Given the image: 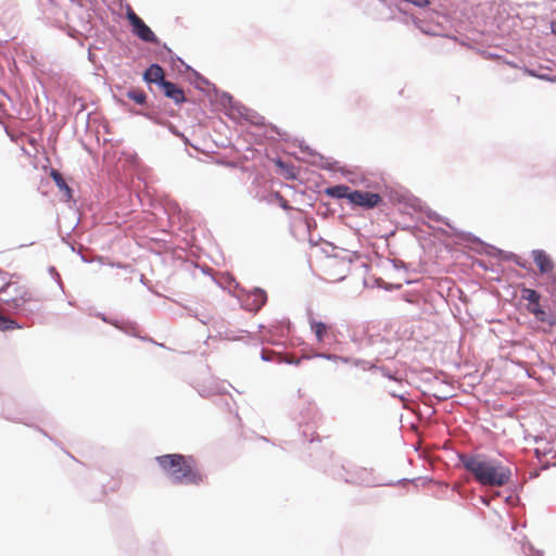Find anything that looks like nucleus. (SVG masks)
I'll list each match as a JSON object with an SVG mask.
<instances>
[{
	"label": "nucleus",
	"mask_w": 556,
	"mask_h": 556,
	"mask_svg": "<svg viewBox=\"0 0 556 556\" xmlns=\"http://www.w3.org/2000/svg\"><path fill=\"white\" fill-rule=\"evenodd\" d=\"M457 458L463 468L481 486L501 488L511 480V468L504 465L498 458L483 453L468 454L464 452H458Z\"/></svg>",
	"instance_id": "1"
},
{
	"label": "nucleus",
	"mask_w": 556,
	"mask_h": 556,
	"mask_svg": "<svg viewBox=\"0 0 556 556\" xmlns=\"http://www.w3.org/2000/svg\"><path fill=\"white\" fill-rule=\"evenodd\" d=\"M155 462L173 484L199 485L203 480L192 456L179 453L164 454L156 456Z\"/></svg>",
	"instance_id": "2"
},
{
	"label": "nucleus",
	"mask_w": 556,
	"mask_h": 556,
	"mask_svg": "<svg viewBox=\"0 0 556 556\" xmlns=\"http://www.w3.org/2000/svg\"><path fill=\"white\" fill-rule=\"evenodd\" d=\"M336 480H342L349 484L376 485V479L371 469L357 467L351 464H333L327 470Z\"/></svg>",
	"instance_id": "3"
},
{
	"label": "nucleus",
	"mask_w": 556,
	"mask_h": 556,
	"mask_svg": "<svg viewBox=\"0 0 556 556\" xmlns=\"http://www.w3.org/2000/svg\"><path fill=\"white\" fill-rule=\"evenodd\" d=\"M455 232L465 240V244L469 249L473 250L478 254H485L488 256H492L501 261L509 262H514L516 258H518V255L516 253L504 251L500 248H496L495 245L486 243L472 232L463 231L459 229H455Z\"/></svg>",
	"instance_id": "4"
},
{
	"label": "nucleus",
	"mask_w": 556,
	"mask_h": 556,
	"mask_svg": "<svg viewBox=\"0 0 556 556\" xmlns=\"http://www.w3.org/2000/svg\"><path fill=\"white\" fill-rule=\"evenodd\" d=\"M292 324L289 319L275 320L267 325L266 336L258 338L256 344H270L277 349L287 350L293 346L292 340L286 338L290 334Z\"/></svg>",
	"instance_id": "5"
},
{
	"label": "nucleus",
	"mask_w": 556,
	"mask_h": 556,
	"mask_svg": "<svg viewBox=\"0 0 556 556\" xmlns=\"http://www.w3.org/2000/svg\"><path fill=\"white\" fill-rule=\"evenodd\" d=\"M238 118L249 122L254 126L265 127L266 129L264 134L270 139H275L274 135H276L280 140H290V137L286 131L281 130L279 127L271 123L267 124L264 116L260 115L256 111L245 106L244 104L239 105V110L236 113V119Z\"/></svg>",
	"instance_id": "6"
},
{
	"label": "nucleus",
	"mask_w": 556,
	"mask_h": 556,
	"mask_svg": "<svg viewBox=\"0 0 556 556\" xmlns=\"http://www.w3.org/2000/svg\"><path fill=\"white\" fill-rule=\"evenodd\" d=\"M235 286L238 290L237 299L243 309L257 313L267 303V292L263 288L254 287L248 290L236 281Z\"/></svg>",
	"instance_id": "7"
},
{
	"label": "nucleus",
	"mask_w": 556,
	"mask_h": 556,
	"mask_svg": "<svg viewBox=\"0 0 556 556\" xmlns=\"http://www.w3.org/2000/svg\"><path fill=\"white\" fill-rule=\"evenodd\" d=\"M126 18L131 27L132 34L140 40L147 43L160 45V39L154 31L134 12L130 7L127 9Z\"/></svg>",
	"instance_id": "8"
},
{
	"label": "nucleus",
	"mask_w": 556,
	"mask_h": 556,
	"mask_svg": "<svg viewBox=\"0 0 556 556\" xmlns=\"http://www.w3.org/2000/svg\"><path fill=\"white\" fill-rule=\"evenodd\" d=\"M383 203V198L366 190L353 189L349 204L353 210L361 207L365 211L374 210Z\"/></svg>",
	"instance_id": "9"
},
{
	"label": "nucleus",
	"mask_w": 556,
	"mask_h": 556,
	"mask_svg": "<svg viewBox=\"0 0 556 556\" xmlns=\"http://www.w3.org/2000/svg\"><path fill=\"white\" fill-rule=\"evenodd\" d=\"M94 316L101 319L103 323L114 326L116 329L123 331L127 336L139 338L141 341H148L157 344L152 338L140 336L138 332V325L135 321L110 317L102 312L94 313Z\"/></svg>",
	"instance_id": "10"
},
{
	"label": "nucleus",
	"mask_w": 556,
	"mask_h": 556,
	"mask_svg": "<svg viewBox=\"0 0 556 556\" xmlns=\"http://www.w3.org/2000/svg\"><path fill=\"white\" fill-rule=\"evenodd\" d=\"M208 98L212 102H216L225 109L226 115L229 118L236 119V113L239 110V105L242 103L235 100L231 93L228 91H222L216 87V85H212L211 97Z\"/></svg>",
	"instance_id": "11"
},
{
	"label": "nucleus",
	"mask_w": 556,
	"mask_h": 556,
	"mask_svg": "<svg viewBox=\"0 0 556 556\" xmlns=\"http://www.w3.org/2000/svg\"><path fill=\"white\" fill-rule=\"evenodd\" d=\"M31 301L33 294L29 291L25 290L21 293L16 291L15 296L9 300H2L1 302H3L7 305V312L9 314L28 316L31 313V309H28L26 307V304Z\"/></svg>",
	"instance_id": "12"
},
{
	"label": "nucleus",
	"mask_w": 556,
	"mask_h": 556,
	"mask_svg": "<svg viewBox=\"0 0 556 556\" xmlns=\"http://www.w3.org/2000/svg\"><path fill=\"white\" fill-rule=\"evenodd\" d=\"M414 202L415 203L412 204V206L415 210L422 211L425 213V215L427 216V218H429L430 220H433L437 223H442V224L446 225L451 229L453 237L456 239V243H465V240L459 235H457L455 232V229H457V228L454 227L447 218L441 216L440 214H438L437 212H434L433 210H431L429 207H426L424 210L422 203L419 199H414Z\"/></svg>",
	"instance_id": "13"
},
{
	"label": "nucleus",
	"mask_w": 556,
	"mask_h": 556,
	"mask_svg": "<svg viewBox=\"0 0 556 556\" xmlns=\"http://www.w3.org/2000/svg\"><path fill=\"white\" fill-rule=\"evenodd\" d=\"M160 90L164 94V97L174 101L176 105H181L188 101L184 89L178 85L170 80H165L161 86Z\"/></svg>",
	"instance_id": "14"
},
{
	"label": "nucleus",
	"mask_w": 556,
	"mask_h": 556,
	"mask_svg": "<svg viewBox=\"0 0 556 556\" xmlns=\"http://www.w3.org/2000/svg\"><path fill=\"white\" fill-rule=\"evenodd\" d=\"M286 350H282V349L268 351L263 348L260 353V358L266 363L276 361L278 364H288V365H295V366H299L301 364L302 358H295V357H291V356L282 357L281 355Z\"/></svg>",
	"instance_id": "15"
},
{
	"label": "nucleus",
	"mask_w": 556,
	"mask_h": 556,
	"mask_svg": "<svg viewBox=\"0 0 556 556\" xmlns=\"http://www.w3.org/2000/svg\"><path fill=\"white\" fill-rule=\"evenodd\" d=\"M295 142H298V147L303 153H306L311 156H314L318 159V161H313V164L316 166H319L323 169L327 170H334L336 166L338 165V161H329L327 157H325L323 154L316 152L313 150L309 146H307L303 140L295 139Z\"/></svg>",
	"instance_id": "16"
},
{
	"label": "nucleus",
	"mask_w": 556,
	"mask_h": 556,
	"mask_svg": "<svg viewBox=\"0 0 556 556\" xmlns=\"http://www.w3.org/2000/svg\"><path fill=\"white\" fill-rule=\"evenodd\" d=\"M533 261L542 275L551 274L555 267L552 257L541 249L532 251Z\"/></svg>",
	"instance_id": "17"
},
{
	"label": "nucleus",
	"mask_w": 556,
	"mask_h": 556,
	"mask_svg": "<svg viewBox=\"0 0 556 556\" xmlns=\"http://www.w3.org/2000/svg\"><path fill=\"white\" fill-rule=\"evenodd\" d=\"M164 70L159 63L150 64L143 72V80L148 84H154L159 88L166 80Z\"/></svg>",
	"instance_id": "18"
},
{
	"label": "nucleus",
	"mask_w": 556,
	"mask_h": 556,
	"mask_svg": "<svg viewBox=\"0 0 556 556\" xmlns=\"http://www.w3.org/2000/svg\"><path fill=\"white\" fill-rule=\"evenodd\" d=\"M307 316H308V324H309V327H311V330L313 331V333L315 334L316 337V340L321 343V342H325L326 339L328 338L329 336V331H330V326L327 325L326 323L324 321H320V320H316L313 316V312L311 309L307 311Z\"/></svg>",
	"instance_id": "19"
},
{
	"label": "nucleus",
	"mask_w": 556,
	"mask_h": 556,
	"mask_svg": "<svg viewBox=\"0 0 556 556\" xmlns=\"http://www.w3.org/2000/svg\"><path fill=\"white\" fill-rule=\"evenodd\" d=\"M527 311L531 313L540 323H545L551 327L556 325V318L547 314V312L541 306L540 302L528 304Z\"/></svg>",
	"instance_id": "20"
},
{
	"label": "nucleus",
	"mask_w": 556,
	"mask_h": 556,
	"mask_svg": "<svg viewBox=\"0 0 556 556\" xmlns=\"http://www.w3.org/2000/svg\"><path fill=\"white\" fill-rule=\"evenodd\" d=\"M188 72H190L192 74V76L194 77V81H193L194 88L204 92L207 97H211L212 85H214V84L211 83L201 73H199L198 71L192 68L190 65H186V73H188Z\"/></svg>",
	"instance_id": "21"
},
{
	"label": "nucleus",
	"mask_w": 556,
	"mask_h": 556,
	"mask_svg": "<svg viewBox=\"0 0 556 556\" xmlns=\"http://www.w3.org/2000/svg\"><path fill=\"white\" fill-rule=\"evenodd\" d=\"M352 188L346 185L339 184L325 188L324 193L332 199H346L348 203L350 202Z\"/></svg>",
	"instance_id": "22"
},
{
	"label": "nucleus",
	"mask_w": 556,
	"mask_h": 556,
	"mask_svg": "<svg viewBox=\"0 0 556 556\" xmlns=\"http://www.w3.org/2000/svg\"><path fill=\"white\" fill-rule=\"evenodd\" d=\"M50 176L59 190L63 192L65 200L67 202L72 201L74 198V190L67 185L63 175L58 169H51Z\"/></svg>",
	"instance_id": "23"
},
{
	"label": "nucleus",
	"mask_w": 556,
	"mask_h": 556,
	"mask_svg": "<svg viewBox=\"0 0 556 556\" xmlns=\"http://www.w3.org/2000/svg\"><path fill=\"white\" fill-rule=\"evenodd\" d=\"M338 362H341L343 364L350 365L352 367L358 368L362 371H365L367 369L376 368L374 365L368 363V359H363L358 357H352V356H341Z\"/></svg>",
	"instance_id": "24"
},
{
	"label": "nucleus",
	"mask_w": 556,
	"mask_h": 556,
	"mask_svg": "<svg viewBox=\"0 0 556 556\" xmlns=\"http://www.w3.org/2000/svg\"><path fill=\"white\" fill-rule=\"evenodd\" d=\"M378 362L379 359L378 358H375L374 361H368V363H370L371 365H374L376 368H372V369H367L366 371H370V372H381V375L386 378H388L389 380H393V381H396V382H401V379L397 377V372L396 371H392L391 369H389L388 367L386 366H379L378 365Z\"/></svg>",
	"instance_id": "25"
},
{
	"label": "nucleus",
	"mask_w": 556,
	"mask_h": 556,
	"mask_svg": "<svg viewBox=\"0 0 556 556\" xmlns=\"http://www.w3.org/2000/svg\"><path fill=\"white\" fill-rule=\"evenodd\" d=\"M126 96L129 100L139 105H144L147 103V94L140 89L130 88L127 90Z\"/></svg>",
	"instance_id": "26"
},
{
	"label": "nucleus",
	"mask_w": 556,
	"mask_h": 556,
	"mask_svg": "<svg viewBox=\"0 0 556 556\" xmlns=\"http://www.w3.org/2000/svg\"><path fill=\"white\" fill-rule=\"evenodd\" d=\"M542 295L535 289L522 287L521 288V299L528 301V304H532L534 302H540Z\"/></svg>",
	"instance_id": "27"
},
{
	"label": "nucleus",
	"mask_w": 556,
	"mask_h": 556,
	"mask_svg": "<svg viewBox=\"0 0 556 556\" xmlns=\"http://www.w3.org/2000/svg\"><path fill=\"white\" fill-rule=\"evenodd\" d=\"M22 325L16 321L15 319H12L10 317H7L2 313H0V330L1 331H8L13 329H21Z\"/></svg>",
	"instance_id": "28"
},
{
	"label": "nucleus",
	"mask_w": 556,
	"mask_h": 556,
	"mask_svg": "<svg viewBox=\"0 0 556 556\" xmlns=\"http://www.w3.org/2000/svg\"><path fill=\"white\" fill-rule=\"evenodd\" d=\"M7 419L12 420V421H14V422H21V424H23V425H25V426H27V427H34V425H33V424L28 422V421H27L26 419H24V418H20V417H10V416H8V417H7ZM35 429H36L37 431H39L42 435L47 437L50 441H52V442L56 443V442L54 441V439H53V438H52V437H51V435H50L46 430H43L42 428H40V427H38V426H35Z\"/></svg>",
	"instance_id": "29"
},
{
	"label": "nucleus",
	"mask_w": 556,
	"mask_h": 556,
	"mask_svg": "<svg viewBox=\"0 0 556 556\" xmlns=\"http://www.w3.org/2000/svg\"><path fill=\"white\" fill-rule=\"evenodd\" d=\"M313 357L325 358V359L331 361V362H338L340 358V355L332 354V353H326V352H316L313 355H304L301 358L302 359H311Z\"/></svg>",
	"instance_id": "30"
},
{
	"label": "nucleus",
	"mask_w": 556,
	"mask_h": 556,
	"mask_svg": "<svg viewBox=\"0 0 556 556\" xmlns=\"http://www.w3.org/2000/svg\"><path fill=\"white\" fill-rule=\"evenodd\" d=\"M341 253H333L331 257L341 258L343 261H348L349 263H352L354 257L358 256L357 252H350L345 249H340Z\"/></svg>",
	"instance_id": "31"
},
{
	"label": "nucleus",
	"mask_w": 556,
	"mask_h": 556,
	"mask_svg": "<svg viewBox=\"0 0 556 556\" xmlns=\"http://www.w3.org/2000/svg\"><path fill=\"white\" fill-rule=\"evenodd\" d=\"M552 452L553 447L551 446L549 442H546V446H538L534 448V455L539 460H541L542 457L548 455Z\"/></svg>",
	"instance_id": "32"
},
{
	"label": "nucleus",
	"mask_w": 556,
	"mask_h": 556,
	"mask_svg": "<svg viewBox=\"0 0 556 556\" xmlns=\"http://www.w3.org/2000/svg\"><path fill=\"white\" fill-rule=\"evenodd\" d=\"M141 114H142L144 117H147L148 119H150L151 122H153L154 124H156V125H160V126L165 125V121H166V119H164V118L160 117V116L157 115V113H155V112H150V111H148V112H142Z\"/></svg>",
	"instance_id": "33"
},
{
	"label": "nucleus",
	"mask_w": 556,
	"mask_h": 556,
	"mask_svg": "<svg viewBox=\"0 0 556 556\" xmlns=\"http://www.w3.org/2000/svg\"><path fill=\"white\" fill-rule=\"evenodd\" d=\"M164 49L168 52V54L170 55V63H172V66L175 65L176 62H179L184 68H186V65H188L180 56L176 55L172 49L169 47H167L166 43L163 45ZM184 72H186V70H184Z\"/></svg>",
	"instance_id": "34"
},
{
	"label": "nucleus",
	"mask_w": 556,
	"mask_h": 556,
	"mask_svg": "<svg viewBox=\"0 0 556 556\" xmlns=\"http://www.w3.org/2000/svg\"><path fill=\"white\" fill-rule=\"evenodd\" d=\"M402 296H403L404 301H406L407 303H410V304L419 305L421 302V296L419 293L407 292V293H404Z\"/></svg>",
	"instance_id": "35"
},
{
	"label": "nucleus",
	"mask_w": 556,
	"mask_h": 556,
	"mask_svg": "<svg viewBox=\"0 0 556 556\" xmlns=\"http://www.w3.org/2000/svg\"><path fill=\"white\" fill-rule=\"evenodd\" d=\"M281 173L287 179L294 178V167L292 164L286 163V166L281 168Z\"/></svg>",
	"instance_id": "36"
},
{
	"label": "nucleus",
	"mask_w": 556,
	"mask_h": 556,
	"mask_svg": "<svg viewBox=\"0 0 556 556\" xmlns=\"http://www.w3.org/2000/svg\"><path fill=\"white\" fill-rule=\"evenodd\" d=\"M163 127H166L169 132L176 137H184V132L179 131L178 128L167 119L165 121V125H163Z\"/></svg>",
	"instance_id": "37"
},
{
	"label": "nucleus",
	"mask_w": 556,
	"mask_h": 556,
	"mask_svg": "<svg viewBox=\"0 0 556 556\" xmlns=\"http://www.w3.org/2000/svg\"><path fill=\"white\" fill-rule=\"evenodd\" d=\"M407 3L422 9L430 4V0H408Z\"/></svg>",
	"instance_id": "38"
},
{
	"label": "nucleus",
	"mask_w": 556,
	"mask_h": 556,
	"mask_svg": "<svg viewBox=\"0 0 556 556\" xmlns=\"http://www.w3.org/2000/svg\"><path fill=\"white\" fill-rule=\"evenodd\" d=\"M420 478H416V479H407V478H403V479H400L397 482H389V483H386V485H395V484H401V485H404L406 483H415L416 481H418Z\"/></svg>",
	"instance_id": "39"
},
{
	"label": "nucleus",
	"mask_w": 556,
	"mask_h": 556,
	"mask_svg": "<svg viewBox=\"0 0 556 556\" xmlns=\"http://www.w3.org/2000/svg\"><path fill=\"white\" fill-rule=\"evenodd\" d=\"M401 287H402L401 283H390V282H386L384 281V285L382 286V289L386 290V291H393V290L401 289Z\"/></svg>",
	"instance_id": "40"
},
{
	"label": "nucleus",
	"mask_w": 556,
	"mask_h": 556,
	"mask_svg": "<svg viewBox=\"0 0 556 556\" xmlns=\"http://www.w3.org/2000/svg\"><path fill=\"white\" fill-rule=\"evenodd\" d=\"M67 243H68V245H70L71 250H72L73 252L77 253V254L80 256V258H81V261H83V262H85V263H90V261H89L88 258H86V257H85V255L81 253V248H79V249L77 250V248H75V245H74L73 243H70V242H67Z\"/></svg>",
	"instance_id": "41"
},
{
	"label": "nucleus",
	"mask_w": 556,
	"mask_h": 556,
	"mask_svg": "<svg viewBox=\"0 0 556 556\" xmlns=\"http://www.w3.org/2000/svg\"><path fill=\"white\" fill-rule=\"evenodd\" d=\"M522 549L528 556H532L536 548L530 542H527L523 544Z\"/></svg>",
	"instance_id": "42"
},
{
	"label": "nucleus",
	"mask_w": 556,
	"mask_h": 556,
	"mask_svg": "<svg viewBox=\"0 0 556 556\" xmlns=\"http://www.w3.org/2000/svg\"><path fill=\"white\" fill-rule=\"evenodd\" d=\"M392 264H393L394 268H396V269L403 268V269L407 270V267H408V265L404 261H401V260H392Z\"/></svg>",
	"instance_id": "43"
},
{
	"label": "nucleus",
	"mask_w": 556,
	"mask_h": 556,
	"mask_svg": "<svg viewBox=\"0 0 556 556\" xmlns=\"http://www.w3.org/2000/svg\"><path fill=\"white\" fill-rule=\"evenodd\" d=\"M514 263H515L517 266H519L520 268H523V269H526V268H527V261L521 260V258H520V256H518V258H516V260L514 261Z\"/></svg>",
	"instance_id": "44"
},
{
	"label": "nucleus",
	"mask_w": 556,
	"mask_h": 556,
	"mask_svg": "<svg viewBox=\"0 0 556 556\" xmlns=\"http://www.w3.org/2000/svg\"><path fill=\"white\" fill-rule=\"evenodd\" d=\"M179 138L181 139V141L184 142V144H185V146H190V147H192L193 149L199 150V148H198L197 146L192 144V143L190 142L189 138H188V137H186L185 135H184V137H179Z\"/></svg>",
	"instance_id": "45"
},
{
	"label": "nucleus",
	"mask_w": 556,
	"mask_h": 556,
	"mask_svg": "<svg viewBox=\"0 0 556 556\" xmlns=\"http://www.w3.org/2000/svg\"><path fill=\"white\" fill-rule=\"evenodd\" d=\"M274 163L280 169L286 166V162L279 156L275 159Z\"/></svg>",
	"instance_id": "46"
},
{
	"label": "nucleus",
	"mask_w": 556,
	"mask_h": 556,
	"mask_svg": "<svg viewBox=\"0 0 556 556\" xmlns=\"http://www.w3.org/2000/svg\"><path fill=\"white\" fill-rule=\"evenodd\" d=\"M534 442H535L536 444H539V445H540V444H544L543 446H546V442H548V441H547V440H546V438H544V437L536 435V437L534 438Z\"/></svg>",
	"instance_id": "47"
},
{
	"label": "nucleus",
	"mask_w": 556,
	"mask_h": 556,
	"mask_svg": "<svg viewBox=\"0 0 556 556\" xmlns=\"http://www.w3.org/2000/svg\"><path fill=\"white\" fill-rule=\"evenodd\" d=\"M389 394L394 399H400L401 401L405 400V395L397 393V391H389Z\"/></svg>",
	"instance_id": "48"
},
{
	"label": "nucleus",
	"mask_w": 556,
	"mask_h": 556,
	"mask_svg": "<svg viewBox=\"0 0 556 556\" xmlns=\"http://www.w3.org/2000/svg\"><path fill=\"white\" fill-rule=\"evenodd\" d=\"M12 286L11 281H7L2 287H0V294L8 291V289Z\"/></svg>",
	"instance_id": "49"
},
{
	"label": "nucleus",
	"mask_w": 556,
	"mask_h": 556,
	"mask_svg": "<svg viewBox=\"0 0 556 556\" xmlns=\"http://www.w3.org/2000/svg\"><path fill=\"white\" fill-rule=\"evenodd\" d=\"M551 33L556 36V18L552 20L549 23Z\"/></svg>",
	"instance_id": "50"
},
{
	"label": "nucleus",
	"mask_w": 556,
	"mask_h": 556,
	"mask_svg": "<svg viewBox=\"0 0 556 556\" xmlns=\"http://www.w3.org/2000/svg\"><path fill=\"white\" fill-rule=\"evenodd\" d=\"M384 285V280L382 278H376L374 286L377 288L382 289V286Z\"/></svg>",
	"instance_id": "51"
},
{
	"label": "nucleus",
	"mask_w": 556,
	"mask_h": 556,
	"mask_svg": "<svg viewBox=\"0 0 556 556\" xmlns=\"http://www.w3.org/2000/svg\"><path fill=\"white\" fill-rule=\"evenodd\" d=\"M479 500L483 505L490 506L491 500L488 498L486 496H480Z\"/></svg>",
	"instance_id": "52"
},
{
	"label": "nucleus",
	"mask_w": 556,
	"mask_h": 556,
	"mask_svg": "<svg viewBox=\"0 0 556 556\" xmlns=\"http://www.w3.org/2000/svg\"><path fill=\"white\" fill-rule=\"evenodd\" d=\"M316 441H317V442H319V441H320V438H319V435H318V434L313 433V434H312V438L308 440V443H309V444H313V443H314V442H316Z\"/></svg>",
	"instance_id": "53"
},
{
	"label": "nucleus",
	"mask_w": 556,
	"mask_h": 556,
	"mask_svg": "<svg viewBox=\"0 0 556 556\" xmlns=\"http://www.w3.org/2000/svg\"><path fill=\"white\" fill-rule=\"evenodd\" d=\"M0 276L4 280L8 276L12 277L13 275H10L8 271L0 268Z\"/></svg>",
	"instance_id": "54"
},
{
	"label": "nucleus",
	"mask_w": 556,
	"mask_h": 556,
	"mask_svg": "<svg viewBox=\"0 0 556 556\" xmlns=\"http://www.w3.org/2000/svg\"><path fill=\"white\" fill-rule=\"evenodd\" d=\"M538 77L540 79H544V80H552L551 77L547 74H542V75H539Z\"/></svg>",
	"instance_id": "55"
},
{
	"label": "nucleus",
	"mask_w": 556,
	"mask_h": 556,
	"mask_svg": "<svg viewBox=\"0 0 556 556\" xmlns=\"http://www.w3.org/2000/svg\"><path fill=\"white\" fill-rule=\"evenodd\" d=\"M532 556H543V551L535 549L534 553L532 554Z\"/></svg>",
	"instance_id": "56"
},
{
	"label": "nucleus",
	"mask_w": 556,
	"mask_h": 556,
	"mask_svg": "<svg viewBox=\"0 0 556 556\" xmlns=\"http://www.w3.org/2000/svg\"><path fill=\"white\" fill-rule=\"evenodd\" d=\"M527 72L529 73L530 76H533V77L539 76V74H536L534 70H527Z\"/></svg>",
	"instance_id": "57"
},
{
	"label": "nucleus",
	"mask_w": 556,
	"mask_h": 556,
	"mask_svg": "<svg viewBox=\"0 0 556 556\" xmlns=\"http://www.w3.org/2000/svg\"><path fill=\"white\" fill-rule=\"evenodd\" d=\"M326 245L329 247L331 249V251H334L338 249V247H336L334 244H332L330 242H326Z\"/></svg>",
	"instance_id": "58"
},
{
	"label": "nucleus",
	"mask_w": 556,
	"mask_h": 556,
	"mask_svg": "<svg viewBox=\"0 0 556 556\" xmlns=\"http://www.w3.org/2000/svg\"><path fill=\"white\" fill-rule=\"evenodd\" d=\"M478 265H479L480 267H482L483 269H485V270H486V269H489V268H488V266L485 265V263H484V262H482V261H479V262H478Z\"/></svg>",
	"instance_id": "59"
},
{
	"label": "nucleus",
	"mask_w": 556,
	"mask_h": 556,
	"mask_svg": "<svg viewBox=\"0 0 556 556\" xmlns=\"http://www.w3.org/2000/svg\"><path fill=\"white\" fill-rule=\"evenodd\" d=\"M226 339H228V340H240V338L231 337L228 332L226 333Z\"/></svg>",
	"instance_id": "60"
},
{
	"label": "nucleus",
	"mask_w": 556,
	"mask_h": 556,
	"mask_svg": "<svg viewBox=\"0 0 556 556\" xmlns=\"http://www.w3.org/2000/svg\"><path fill=\"white\" fill-rule=\"evenodd\" d=\"M324 252L327 254V256H331L333 253H330V249H324Z\"/></svg>",
	"instance_id": "61"
},
{
	"label": "nucleus",
	"mask_w": 556,
	"mask_h": 556,
	"mask_svg": "<svg viewBox=\"0 0 556 556\" xmlns=\"http://www.w3.org/2000/svg\"><path fill=\"white\" fill-rule=\"evenodd\" d=\"M140 282H141V283H143V285H146V277H144V275H141V276H140Z\"/></svg>",
	"instance_id": "62"
},
{
	"label": "nucleus",
	"mask_w": 556,
	"mask_h": 556,
	"mask_svg": "<svg viewBox=\"0 0 556 556\" xmlns=\"http://www.w3.org/2000/svg\"><path fill=\"white\" fill-rule=\"evenodd\" d=\"M266 328H267V326H264V325H262V324H261V325H258V329H260V330H264V331L266 332Z\"/></svg>",
	"instance_id": "63"
},
{
	"label": "nucleus",
	"mask_w": 556,
	"mask_h": 556,
	"mask_svg": "<svg viewBox=\"0 0 556 556\" xmlns=\"http://www.w3.org/2000/svg\"><path fill=\"white\" fill-rule=\"evenodd\" d=\"M281 207H282V208H288V207H289V205H288V203L285 201L283 203H281Z\"/></svg>",
	"instance_id": "64"
}]
</instances>
